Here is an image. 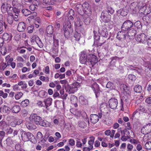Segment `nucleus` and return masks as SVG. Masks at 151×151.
Returning a JSON list of instances; mask_svg holds the SVG:
<instances>
[{
  "label": "nucleus",
  "mask_w": 151,
  "mask_h": 151,
  "mask_svg": "<svg viewBox=\"0 0 151 151\" xmlns=\"http://www.w3.org/2000/svg\"><path fill=\"white\" fill-rule=\"evenodd\" d=\"M145 147L147 150H151V142H147L145 145Z\"/></svg>",
  "instance_id": "nucleus-46"
},
{
  "label": "nucleus",
  "mask_w": 151,
  "mask_h": 151,
  "mask_svg": "<svg viewBox=\"0 0 151 151\" xmlns=\"http://www.w3.org/2000/svg\"><path fill=\"white\" fill-rule=\"evenodd\" d=\"M20 134H21L22 138L25 141H30L33 143L35 144L37 142L36 138L34 137L33 135L29 132H27L22 129L20 130Z\"/></svg>",
  "instance_id": "nucleus-2"
},
{
  "label": "nucleus",
  "mask_w": 151,
  "mask_h": 151,
  "mask_svg": "<svg viewBox=\"0 0 151 151\" xmlns=\"http://www.w3.org/2000/svg\"><path fill=\"white\" fill-rule=\"evenodd\" d=\"M40 79L42 81H45L46 82H48L49 81V78L48 77H45L42 76L40 77Z\"/></svg>",
  "instance_id": "nucleus-40"
},
{
  "label": "nucleus",
  "mask_w": 151,
  "mask_h": 151,
  "mask_svg": "<svg viewBox=\"0 0 151 151\" xmlns=\"http://www.w3.org/2000/svg\"><path fill=\"white\" fill-rule=\"evenodd\" d=\"M109 106L112 109H116L117 106L118 101L117 99L114 98L110 99L109 101Z\"/></svg>",
  "instance_id": "nucleus-8"
},
{
  "label": "nucleus",
  "mask_w": 151,
  "mask_h": 151,
  "mask_svg": "<svg viewBox=\"0 0 151 151\" xmlns=\"http://www.w3.org/2000/svg\"><path fill=\"white\" fill-rule=\"evenodd\" d=\"M123 31H119L117 33V37L118 38L123 39H124L125 36L126 35V34L124 32L123 33Z\"/></svg>",
  "instance_id": "nucleus-29"
},
{
  "label": "nucleus",
  "mask_w": 151,
  "mask_h": 151,
  "mask_svg": "<svg viewBox=\"0 0 151 151\" xmlns=\"http://www.w3.org/2000/svg\"><path fill=\"white\" fill-rule=\"evenodd\" d=\"M79 126L80 127L84 128L86 127L87 124L84 121H81L79 122Z\"/></svg>",
  "instance_id": "nucleus-45"
},
{
  "label": "nucleus",
  "mask_w": 151,
  "mask_h": 151,
  "mask_svg": "<svg viewBox=\"0 0 151 151\" xmlns=\"http://www.w3.org/2000/svg\"><path fill=\"white\" fill-rule=\"evenodd\" d=\"M136 31L135 29H130L128 31L127 33L133 39L135 35L136 34Z\"/></svg>",
  "instance_id": "nucleus-22"
},
{
  "label": "nucleus",
  "mask_w": 151,
  "mask_h": 151,
  "mask_svg": "<svg viewBox=\"0 0 151 151\" xmlns=\"http://www.w3.org/2000/svg\"><path fill=\"white\" fill-rule=\"evenodd\" d=\"M39 124L41 126L45 127H50L51 124L47 121H45L42 120L38 121Z\"/></svg>",
  "instance_id": "nucleus-18"
},
{
  "label": "nucleus",
  "mask_w": 151,
  "mask_h": 151,
  "mask_svg": "<svg viewBox=\"0 0 151 151\" xmlns=\"http://www.w3.org/2000/svg\"><path fill=\"white\" fill-rule=\"evenodd\" d=\"M94 35V38L95 40H98L100 39V35L96 31L94 30L93 31Z\"/></svg>",
  "instance_id": "nucleus-35"
},
{
  "label": "nucleus",
  "mask_w": 151,
  "mask_h": 151,
  "mask_svg": "<svg viewBox=\"0 0 151 151\" xmlns=\"http://www.w3.org/2000/svg\"><path fill=\"white\" fill-rule=\"evenodd\" d=\"M133 148V145L130 144H128L127 145V151H132Z\"/></svg>",
  "instance_id": "nucleus-52"
},
{
  "label": "nucleus",
  "mask_w": 151,
  "mask_h": 151,
  "mask_svg": "<svg viewBox=\"0 0 151 151\" xmlns=\"http://www.w3.org/2000/svg\"><path fill=\"white\" fill-rule=\"evenodd\" d=\"M29 104V101L28 99H25L21 103V105L23 107H26Z\"/></svg>",
  "instance_id": "nucleus-36"
},
{
  "label": "nucleus",
  "mask_w": 151,
  "mask_h": 151,
  "mask_svg": "<svg viewBox=\"0 0 151 151\" xmlns=\"http://www.w3.org/2000/svg\"><path fill=\"white\" fill-rule=\"evenodd\" d=\"M9 17L7 18V21L10 24H12L13 23L14 19V16L12 13H9Z\"/></svg>",
  "instance_id": "nucleus-27"
},
{
  "label": "nucleus",
  "mask_w": 151,
  "mask_h": 151,
  "mask_svg": "<svg viewBox=\"0 0 151 151\" xmlns=\"http://www.w3.org/2000/svg\"><path fill=\"white\" fill-rule=\"evenodd\" d=\"M12 5L13 7H18L19 6L23 7V5L21 4L20 3H19L17 1L14 0L12 1Z\"/></svg>",
  "instance_id": "nucleus-30"
},
{
  "label": "nucleus",
  "mask_w": 151,
  "mask_h": 151,
  "mask_svg": "<svg viewBox=\"0 0 151 151\" xmlns=\"http://www.w3.org/2000/svg\"><path fill=\"white\" fill-rule=\"evenodd\" d=\"M108 13H110L111 14H112L114 12V10L111 7H108Z\"/></svg>",
  "instance_id": "nucleus-54"
},
{
  "label": "nucleus",
  "mask_w": 151,
  "mask_h": 151,
  "mask_svg": "<svg viewBox=\"0 0 151 151\" xmlns=\"http://www.w3.org/2000/svg\"><path fill=\"white\" fill-rule=\"evenodd\" d=\"M7 25L5 22H0V34H1L4 32L3 28L4 27L5 29L6 28Z\"/></svg>",
  "instance_id": "nucleus-33"
},
{
  "label": "nucleus",
  "mask_w": 151,
  "mask_h": 151,
  "mask_svg": "<svg viewBox=\"0 0 151 151\" xmlns=\"http://www.w3.org/2000/svg\"><path fill=\"white\" fill-rule=\"evenodd\" d=\"M79 101L80 102L82 105H86L88 104V100L82 96H80Z\"/></svg>",
  "instance_id": "nucleus-23"
},
{
  "label": "nucleus",
  "mask_w": 151,
  "mask_h": 151,
  "mask_svg": "<svg viewBox=\"0 0 151 151\" xmlns=\"http://www.w3.org/2000/svg\"><path fill=\"white\" fill-rule=\"evenodd\" d=\"M129 35L127 33L126 34V35L125 36V37L124 39V40H126V42H129L130 41L131 39H133L131 37H130Z\"/></svg>",
  "instance_id": "nucleus-47"
},
{
  "label": "nucleus",
  "mask_w": 151,
  "mask_h": 151,
  "mask_svg": "<svg viewBox=\"0 0 151 151\" xmlns=\"http://www.w3.org/2000/svg\"><path fill=\"white\" fill-rule=\"evenodd\" d=\"M21 12L25 16H27L31 13V12L27 9H22Z\"/></svg>",
  "instance_id": "nucleus-31"
},
{
  "label": "nucleus",
  "mask_w": 151,
  "mask_h": 151,
  "mask_svg": "<svg viewBox=\"0 0 151 151\" xmlns=\"http://www.w3.org/2000/svg\"><path fill=\"white\" fill-rule=\"evenodd\" d=\"M147 42L149 46L151 48V37L148 38L147 41Z\"/></svg>",
  "instance_id": "nucleus-62"
},
{
  "label": "nucleus",
  "mask_w": 151,
  "mask_h": 151,
  "mask_svg": "<svg viewBox=\"0 0 151 151\" xmlns=\"http://www.w3.org/2000/svg\"><path fill=\"white\" fill-rule=\"evenodd\" d=\"M70 100L72 104H74V103L78 102L77 97L74 95L71 96Z\"/></svg>",
  "instance_id": "nucleus-43"
},
{
  "label": "nucleus",
  "mask_w": 151,
  "mask_h": 151,
  "mask_svg": "<svg viewBox=\"0 0 151 151\" xmlns=\"http://www.w3.org/2000/svg\"><path fill=\"white\" fill-rule=\"evenodd\" d=\"M134 26L137 29H141L142 28L141 22L139 21H138L135 22L134 24Z\"/></svg>",
  "instance_id": "nucleus-37"
},
{
  "label": "nucleus",
  "mask_w": 151,
  "mask_h": 151,
  "mask_svg": "<svg viewBox=\"0 0 151 151\" xmlns=\"http://www.w3.org/2000/svg\"><path fill=\"white\" fill-rule=\"evenodd\" d=\"M129 100V99L127 98V96H122L120 102L119 104L120 105V107L121 108V110H122L123 109L124 102H127Z\"/></svg>",
  "instance_id": "nucleus-16"
},
{
  "label": "nucleus",
  "mask_w": 151,
  "mask_h": 151,
  "mask_svg": "<svg viewBox=\"0 0 151 151\" xmlns=\"http://www.w3.org/2000/svg\"><path fill=\"white\" fill-rule=\"evenodd\" d=\"M89 52V50L81 52L80 58V61L81 63L86 64L87 63H90L93 65L97 62L96 57Z\"/></svg>",
  "instance_id": "nucleus-1"
},
{
  "label": "nucleus",
  "mask_w": 151,
  "mask_h": 151,
  "mask_svg": "<svg viewBox=\"0 0 151 151\" xmlns=\"http://www.w3.org/2000/svg\"><path fill=\"white\" fill-rule=\"evenodd\" d=\"M22 6H19L18 7H12L11 9L13 10V11L16 14H19L20 12V9L22 8Z\"/></svg>",
  "instance_id": "nucleus-28"
},
{
  "label": "nucleus",
  "mask_w": 151,
  "mask_h": 151,
  "mask_svg": "<svg viewBox=\"0 0 151 151\" xmlns=\"http://www.w3.org/2000/svg\"><path fill=\"white\" fill-rule=\"evenodd\" d=\"M130 141L131 143L135 144H137L139 143L138 141L135 139H131L130 140Z\"/></svg>",
  "instance_id": "nucleus-55"
},
{
  "label": "nucleus",
  "mask_w": 151,
  "mask_h": 151,
  "mask_svg": "<svg viewBox=\"0 0 151 151\" xmlns=\"http://www.w3.org/2000/svg\"><path fill=\"white\" fill-rule=\"evenodd\" d=\"M107 88H109L111 89H114L115 88V86L114 84L111 82H109L107 83L106 86Z\"/></svg>",
  "instance_id": "nucleus-32"
},
{
  "label": "nucleus",
  "mask_w": 151,
  "mask_h": 151,
  "mask_svg": "<svg viewBox=\"0 0 151 151\" xmlns=\"http://www.w3.org/2000/svg\"><path fill=\"white\" fill-rule=\"evenodd\" d=\"M20 110V107L19 105H15L11 109L12 111L14 113H17Z\"/></svg>",
  "instance_id": "nucleus-19"
},
{
  "label": "nucleus",
  "mask_w": 151,
  "mask_h": 151,
  "mask_svg": "<svg viewBox=\"0 0 151 151\" xmlns=\"http://www.w3.org/2000/svg\"><path fill=\"white\" fill-rule=\"evenodd\" d=\"M136 39L138 42L142 43H145L146 42L147 37L145 34L141 33L138 35L137 37H136Z\"/></svg>",
  "instance_id": "nucleus-12"
},
{
  "label": "nucleus",
  "mask_w": 151,
  "mask_h": 151,
  "mask_svg": "<svg viewBox=\"0 0 151 151\" xmlns=\"http://www.w3.org/2000/svg\"><path fill=\"white\" fill-rule=\"evenodd\" d=\"M32 123H28L27 124H26V126L27 127V128H28V129L31 130V128H32Z\"/></svg>",
  "instance_id": "nucleus-63"
},
{
  "label": "nucleus",
  "mask_w": 151,
  "mask_h": 151,
  "mask_svg": "<svg viewBox=\"0 0 151 151\" xmlns=\"http://www.w3.org/2000/svg\"><path fill=\"white\" fill-rule=\"evenodd\" d=\"M142 147L141 145L138 143L136 147L137 150L138 151H140L142 150Z\"/></svg>",
  "instance_id": "nucleus-61"
},
{
  "label": "nucleus",
  "mask_w": 151,
  "mask_h": 151,
  "mask_svg": "<svg viewBox=\"0 0 151 151\" xmlns=\"http://www.w3.org/2000/svg\"><path fill=\"white\" fill-rule=\"evenodd\" d=\"M128 77L129 79L133 80L135 79V76L133 74H130L128 76Z\"/></svg>",
  "instance_id": "nucleus-59"
},
{
  "label": "nucleus",
  "mask_w": 151,
  "mask_h": 151,
  "mask_svg": "<svg viewBox=\"0 0 151 151\" xmlns=\"http://www.w3.org/2000/svg\"><path fill=\"white\" fill-rule=\"evenodd\" d=\"M141 131L144 134H147L151 132V123H149L142 128Z\"/></svg>",
  "instance_id": "nucleus-10"
},
{
  "label": "nucleus",
  "mask_w": 151,
  "mask_h": 151,
  "mask_svg": "<svg viewBox=\"0 0 151 151\" xmlns=\"http://www.w3.org/2000/svg\"><path fill=\"white\" fill-rule=\"evenodd\" d=\"M7 51V49H6V48L5 47H1L0 52L2 55H5Z\"/></svg>",
  "instance_id": "nucleus-48"
},
{
  "label": "nucleus",
  "mask_w": 151,
  "mask_h": 151,
  "mask_svg": "<svg viewBox=\"0 0 151 151\" xmlns=\"http://www.w3.org/2000/svg\"><path fill=\"white\" fill-rule=\"evenodd\" d=\"M23 120L22 119H17L15 120V122L17 125H19L22 123Z\"/></svg>",
  "instance_id": "nucleus-53"
},
{
  "label": "nucleus",
  "mask_w": 151,
  "mask_h": 151,
  "mask_svg": "<svg viewBox=\"0 0 151 151\" xmlns=\"http://www.w3.org/2000/svg\"><path fill=\"white\" fill-rule=\"evenodd\" d=\"M28 114L27 111L25 109H23L22 111V114L24 116H25Z\"/></svg>",
  "instance_id": "nucleus-60"
},
{
  "label": "nucleus",
  "mask_w": 151,
  "mask_h": 151,
  "mask_svg": "<svg viewBox=\"0 0 151 151\" xmlns=\"http://www.w3.org/2000/svg\"><path fill=\"white\" fill-rule=\"evenodd\" d=\"M102 116L101 113H99L98 115L96 114H91L90 117V121L92 123L95 124L99 121V118H101Z\"/></svg>",
  "instance_id": "nucleus-7"
},
{
  "label": "nucleus",
  "mask_w": 151,
  "mask_h": 151,
  "mask_svg": "<svg viewBox=\"0 0 151 151\" xmlns=\"http://www.w3.org/2000/svg\"><path fill=\"white\" fill-rule=\"evenodd\" d=\"M128 13V11L126 9H122L120 12V14L123 16H126Z\"/></svg>",
  "instance_id": "nucleus-44"
},
{
  "label": "nucleus",
  "mask_w": 151,
  "mask_h": 151,
  "mask_svg": "<svg viewBox=\"0 0 151 151\" xmlns=\"http://www.w3.org/2000/svg\"><path fill=\"white\" fill-rule=\"evenodd\" d=\"M134 90L135 92L137 93H140L142 91V89L141 86L139 85H136L134 87Z\"/></svg>",
  "instance_id": "nucleus-24"
},
{
  "label": "nucleus",
  "mask_w": 151,
  "mask_h": 151,
  "mask_svg": "<svg viewBox=\"0 0 151 151\" xmlns=\"http://www.w3.org/2000/svg\"><path fill=\"white\" fill-rule=\"evenodd\" d=\"M64 26H66L69 29H70L71 28V24L70 22L69 21L67 22L66 24Z\"/></svg>",
  "instance_id": "nucleus-58"
},
{
  "label": "nucleus",
  "mask_w": 151,
  "mask_h": 151,
  "mask_svg": "<svg viewBox=\"0 0 151 151\" xmlns=\"http://www.w3.org/2000/svg\"><path fill=\"white\" fill-rule=\"evenodd\" d=\"M101 18L102 21L105 23L109 22L111 19V15L106 10H104L101 13Z\"/></svg>",
  "instance_id": "nucleus-4"
},
{
  "label": "nucleus",
  "mask_w": 151,
  "mask_h": 151,
  "mask_svg": "<svg viewBox=\"0 0 151 151\" xmlns=\"http://www.w3.org/2000/svg\"><path fill=\"white\" fill-rule=\"evenodd\" d=\"M94 137H92V139H90L88 142V144L90 145V147L93 148V145L94 142Z\"/></svg>",
  "instance_id": "nucleus-51"
},
{
  "label": "nucleus",
  "mask_w": 151,
  "mask_h": 151,
  "mask_svg": "<svg viewBox=\"0 0 151 151\" xmlns=\"http://www.w3.org/2000/svg\"><path fill=\"white\" fill-rule=\"evenodd\" d=\"M133 23L130 20L124 21L121 27L122 31H127L129 29L133 26Z\"/></svg>",
  "instance_id": "nucleus-3"
},
{
  "label": "nucleus",
  "mask_w": 151,
  "mask_h": 151,
  "mask_svg": "<svg viewBox=\"0 0 151 151\" xmlns=\"http://www.w3.org/2000/svg\"><path fill=\"white\" fill-rule=\"evenodd\" d=\"M52 100V98H49L45 100L43 102L40 101H38V106L47 108L51 105Z\"/></svg>",
  "instance_id": "nucleus-6"
},
{
  "label": "nucleus",
  "mask_w": 151,
  "mask_h": 151,
  "mask_svg": "<svg viewBox=\"0 0 151 151\" xmlns=\"http://www.w3.org/2000/svg\"><path fill=\"white\" fill-rule=\"evenodd\" d=\"M38 116L36 114H32L29 117V119L32 122L35 123L37 124H38Z\"/></svg>",
  "instance_id": "nucleus-17"
},
{
  "label": "nucleus",
  "mask_w": 151,
  "mask_h": 151,
  "mask_svg": "<svg viewBox=\"0 0 151 151\" xmlns=\"http://www.w3.org/2000/svg\"><path fill=\"white\" fill-rule=\"evenodd\" d=\"M146 102L148 104H151V97L147 98L145 100Z\"/></svg>",
  "instance_id": "nucleus-64"
},
{
  "label": "nucleus",
  "mask_w": 151,
  "mask_h": 151,
  "mask_svg": "<svg viewBox=\"0 0 151 151\" xmlns=\"http://www.w3.org/2000/svg\"><path fill=\"white\" fill-rule=\"evenodd\" d=\"M74 37L75 38V40L76 41H78L81 37V34L77 32H75L74 35Z\"/></svg>",
  "instance_id": "nucleus-41"
},
{
  "label": "nucleus",
  "mask_w": 151,
  "mask_h": 151,
  "mask_svg": "<svg viewBox=\"0 0 151 151\" xmlns=\"http://www.w3.org/2000/svg\"><path fill=\"white\" fill-rule=\"evenodd\" d=\"M99 33L100 35L105 37L108 36V34L107 29L104 26H101L99 27Z\"/></svg>",
  "instance_id": "nucleus-13"
},
{
  "label": "nucleus",
  "mask_w": 151,
  "mask_h": 151,
  "mask_svg": "<svg viewBox=\"0 0 151 151\" xmlns=\"http://www.w3.org/2000/svg\"><path fill=\"white\" fill-rule=\"evenodd\" d=\"M69 144L71 146H73L75 145V141L73 139H69Z\"/></svg>",
  "instance_id": "nucleus-57"
},
{
  "label": "nucleus",
  "mask_w": 151,
  "mask_h": 151,
  "mask_svg": "<svg viewBox=\"0 0 151 151\" xmlns=\"http://www.w3.org/2000/svg\"><path fill=\"white\" fill-rule=\"evenodd\" d=\"M79 83L77 82H76L72 84L69 85L68 86V91L69 93H73L77 91L78 90V88L79 87Z\"/></svg>",
  "instance_id": "nucleus-5"
},
{
  "label": "nucleus",
  "mask_w": 151,
  "mask_h": 151,
  "mask_svg": "<svg viewBox=\"0 0 151 151\" xmlns=\"http://www.w3.org/2000/svg\"><path fill=\"white\" fill-rule=\"evenodd\" d=\"M95 94L96 98H98L100 95V90L99 85L96 83H94L91 87Z\"/></svg>",
  "instance_id": "nucleus-11"
},
{
  "label": "nucleus",
  "mask_w": 151,
  "mask_h": 151,
  "mask_svg": "<svg viewBox=\"0 0 151 151\" xmlns=\"http://www.w3.org/2000/svg\"><path fill=\"white\" fill-rule=\"evenodd\" d=\"M47 93L44 91H40L38 93V95L40 97L44 98L47 96Z\"/></svg>",
  "instance_id": "nucleus-38"
},
{
  "label": "nucleus",
  "mask_w": 151,
  "mask_h": 151,
  "mask_svg": "<svg viewBox=\"0 0 151 151\" xmlns=\"http://www.w3.org/2000/svg\"><path fill=\"white\" fill-rule=\"evenodd\" d=\"M107 109V106L106 103H103L100 106V109L102 112H104V111H106Z\"/></svg>",
  "instance_id": "nucleus-25"
},
{
  "label": "nucleus",
  "mask_w": 151,
  "mask_h": 151,
  "mask_svg": "<svg viewBox=\"0 0 151 151\" xmlns=\"http://www.w3.org/2000/svg\"><path fill=\"white\" fill-rule=\"evenodd\" d=\"M23 95V94L22 92H20L17 93L15 96V98L16 99H19Z\"/></svg>",
  "instance_id": "nucleus-49"
},
{
  "label": "nucleus",
  "mask_w": 151,
  "mask_h": 151,
  "mask_svg": "<svg viewBox=\"0 0 151 151\" xmlns=\"http://www.w3.org/2000/svg\"><path fill=\"white\" fill-rule=\"evenodd\" d=\"M83 23L80 19H78L76 22H75V26L76 28H78V27L82 26Z\"/></svg>",
  "instance_id": "nucleus-34"
},
{
  "label": "nucleus",
  "mask_w": 151,
  "mask_h": 151,
  "mask_svg": "<svg viewBox=\"0 0 151 151\" xmlns=\"http://www.w3.org/2000/svg\"><path fill=\"white\" fill-rule=\"evenodd\" d=\"M57 0H43V3L48 5L52 4Z\"/></svg>",
  "instance_id": "nucleus-39"
},
{
  "label": "nucleus",
  "mask_w": 151,
  "mask_h": 151,
  "mask_svg": "<svg viewBox=\"0 0 151 151\" xmlns=\"http://www.w3.org/2000/svg\"><path fill=\"white\" fill-rule=\"evenodd\" d=\"M11 36L12 34H10V40L11 39ZM9 36L10 35L8 33H4L3 35L2 38L4 40L7 41L9 38Z\"/></svg>",
  "instance_id": "nucleus-26"
},
{
  "label": "nucleus",
  "mask_w": 151,
  "mask_h": 151,
  "mask_svg": "<svg viewBox=\"0 0 151 151\" xmlns=\"http://www.w3.org/2000/svg\"><path fill=\"white\" fill-rule=\"evenodd\" d=\"M53 27L52 25H49L47 27L46 31L48 34L51 36L52 35L53 32Z\"/></svg>",
  "instance_id": "nucleus-21"
},
{
  "label": "nucleus",
  "mask_w": 151,
  "mask_h": 151,
  "mask_svg": "<svg viewBox=\"0 0 151 151\" xmlns=\"http://www.w3.org/2000/svg\"><path fill=\"white\" fill-rule=\"evenodd\" d=\"M29 19H33L34 23L36 27L38 28V17L36 12H33L32 13V15L28 17Z\"/></svg>",
  "instance_id": "nucleus-14"
},
{
  "label": "nucleus",
  "mask_w": 151,
  "mask_h": 151,
  "mask_svg": "<svg viewBox=\"0 0 151 151\" xmlns=\"http://www.w3.org/2000/svg\"><path fill=\"white\" fill-rule=\"evenodd\" d=\"M45 73L46 74H49L50 73V69L49 67L48 66L46 67L45 70Z\"/></svg>",
  "instance_id": "nucleus-56"
},
{
  "label": "nucleus",
  "mask_w": 151,
  "mask_h": 151,
  "mask_svg": "<svg viewBox=\"0 0 151 151\" xmlns=\"http://www.w3.org/2000/svg\"><path fill=\"white\" fill-rule=\"evenodd\" d=\"M34 26L32 25L28 27L27 29V32L29 33L32 32H33V29H34Z\"/></svg>",
  "instance_id": "nucleus-50"
},
{
  "label": "nucleus",
  "mask_w": 151,
  "mask_h": 151,
  "mask_svg": "<svg viewBox=\"0 0 151 151\" xmlns=\"http://www.w3.org/2000/svg\"><path fill=\"white\" fill-rule=\"evenodd\" d=\"M25 23L23 22H19L17 27V30L19 32H23L26 29Z\"/></svg>",
  "instance_id": "nucleus-15"
},
{
  "label": "nucleus",
  "mask_w": 151,
  "mask_h": 151,
  "mask_svg": "<svg viewBox=\"0 0 151 151\" xmlns=\"http://www.w3.org/2000/svg\"><path fill=\"white\" fill-rule=\"evenodd\" d=\"M11 110V109L9 107L5 105L3 107V111L5 113H7L9 112Z\"/></svg>",
  "instance_id": "nucleus-42"
},
{
  "label": "nucleus",
  "mask_w": 151,
  "mask_h": 151,
  "mask_svg": "<svg viewBox=\"0 0 151 151\" xmlns=\"http://www.w3.org/2000/svg\"><path fill=\"white\" fill-rule=\"evenodd\" d=\"M8 8H9V10H11L12 6H10V4L6 2L2 3L1 9L3 13H5L7 12L8 14H9Z\"/></svg>",
  "instance_id": "nucleus-9"
},
{
  "label": "nucleus",
  "mask_w": 151,
  "mask_h": 151,
  "mask_svg": "<svg viewBox=\"0 0 151 151\" xmlns=\"http://www.w3.org/2000/svg\"><path fill=\"white\" fill-rule=\"evenodd\" d=\"M63 30L64 32L65 37L66 38H68L70 37L69 31L67 27L66 26H63Z\"/></svg>",
  "instance_id": "nucleus-20"
}]
</instances>
